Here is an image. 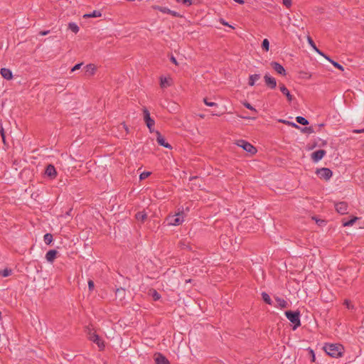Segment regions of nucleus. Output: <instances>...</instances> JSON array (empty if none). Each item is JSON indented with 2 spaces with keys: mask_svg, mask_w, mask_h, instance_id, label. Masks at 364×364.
<instances>
[{
  "mask_svg": "<svg viewBox=\"0 0 364 364\" xmlns=\"http://www.w3.org/2000/svg\"><path fill=\"white\" fill-rule=\"evenodd\" d=\"M237 145L240 147H242L247 152L250 153L251 155H254L257 153V149L252 145L248 141L240 139L237 141Z\"/></svg>",
  "mask_w": 364,
  "mask_h": 364,
  "instance_id": "7ed1b4c3",
  "label": "nucleus"
},
{
  "mask_svg": "<svg viewBox=\"0 0 364 364\" xmlns=\"http://www.w3.org/2000/svg\"><path fill=\"white\" fill-rule=\"evenodd\" d=\"M151 8L154 10H158V11L162 12V13L170 14V15H171V16H173L174 17H182L183 16L179 13H178L176 11H172V10H171L168 8H166V7H163V6H157V5H153L151 6Z\"/></svg>",
  "mask_w": 364,
  "mask_h": 364,
  "instance_id": "0eeeda50",
  "label": "nucleus"
},
{
  "mask_svg": "<svg viewBox=\"0 0 364 364\" xmlns=\"http://www.w3.org/2000/svg\"><path fill=\"white\" fill-rule=\"evenodd\" d=\"M48 33H49V31H46L41 32V35L45 36V35H47Z\"/></svg>",
  "mask_w": 364,
  "mask_h": 364,
  "instance_id": "864d4df0",
  "label": "nucleus"
},
{
  "mask_svg": "<svg viewBox=\"0 0 364 364\" xmlns=\"http://www.w3.org/2000/svg\"><path fill=\"white\" fill-rule=\"evenodd\" d=\"M353 132L354 133H363V132H364V129H355V130H353Z\"/></svg>",
  "mask_w": 364,
  "mask_h": 364,
  "instance_id": "3c124183",
  "label": "nucleus"
},
{
  "mask_svg": "<svg viewBox=\"0 0 364 364\" xmlns=\"http://www.w3.org/2000/svg\"><path fill=\"white\" fill-rule=\"evenodd\" d=\"M170 60L171 63H174L175 65H178V62L176 59V58L173 56V55H171V58H170Z\"/></svg>",
  "mask_w": 364,
  "mask_h": 364,
  "instance_id": "8fccbe9b",
  "label": "nucleus"
},
{
  "mask_svg": "<svg viewBox=\"0 0 364 364\" xmlns=\"http://www.w3.org/2000/svg\"><path fill=\"white\" fill-rule=\"evenodd\" d=\"M287 124H288V125H289V126H291V127H292L294 128L298 129H301V127L298 124L294 123V122H287Z\"/></svg>",
  "mask_w": 364,
  "mask_h": 364,
  "instance_id": "a18cd8bd",
  "label": "nucleus"
},
{
  "mask_svg": "<svg viewBox=\"0 0 364 364\" xmlns=\"http://www.w3.org/2000/svg\"><path fill=\"white\" fill-rule=\"evenodd\" d=\"M220 22L221 24H223V26H229L232 28H234V27L231 25H230L228 22H226L223 18H220Z\"/></svg>",
  "mask_w": 364,
  "mask_h": 364,
  "instance_id": "09e8293b",
  "label": "nucleus"
},
{
  "mask_svg": "<svg viewBox=\"0 0 364 364\" xmlns=\"http://www.w3.org/2000/svg\"><path fill=\"white\" fill-rule=\"evenodd\" d=\"M309 354L311 355V361L312 362H315L316 361L315 353H314V351L312 349L309 350Z\"/></svg>",
  "mask_w": 364,
  "mask_h": 364,
  "instance_id": "49530a36",
  "label": "nucleus"
},
{
  "mask_svg": "<svg viewBox=\"0 0 364 364\" xmlns=\"http://www.w3.org/2000/svg\"><path fill=\"white\" fill-rule=\"evenodd\" d=\"M264 80L266 85L270 89H275L277 87V81L274 77L269 76L268 74H266L264 76Z\"/></svg>",
  "mask_w": 364,
  "mask_h": 364,
  "instance_id": "9b49d317",
  "label": "nucleus"
},
{
  "mask_svg": "<svg viewBox=\"0 0 364 364\" xmlns=\"http://www.w3.org/2000/svg\"><path fill=\"white\" fill-rule=\"evenodd\" d=\"M58 255V251L55 250H50L46 255V258L48 262H53Z\"/></svg>",
  "mask_w": 364,
  "mask_h": 364,
  "instance_id": "a211bd4d",
  "label": "nucleus"
},
{
  "mask_svg": "<svg viewBox=\"0 0 364 364\" xmlns=\"http://www.w3.org/2000/svg\"><path fill=\"white\" fill-rule=\"evenodd\" d=\"M336 211L340 214H346L348 210V205L346 202H340L335 205Z\"/></svg>",
  "mask_w": 364,
  "mask_h": 364,
  "instance_id": "4468645a",
  "label": "nucleus"
},
{
  "mask_svg": "<svg viewBox=\"0 0 364 364\" xmlns=\"http://www.w3.org/2000/svg\"><path fill=\"white\" fill-rule=\"evenodd\" d=\"M234 1L240 4H245V1L244 0H233Z\"/></svg>",
  "mask_w": 364,
  "mask_h": 364,
  "instance_id": "603ef678",
  "label": "nucleus"
},
{
  "mask_svg": "<svg viewBox=\"0 0 364 364\" xmlns=\"http://www.w3.org/2000/svg\"><path fill=\"white\" fill-rule=\"evenodd\" d=\"M156 141L160 146H162L169 149H172L171 145L166 141L165 138L159 131H156Z\"/></svg>",
  "mask_w": 364,
  "mask_h": 364,
  "instance_id": "9d476101",
  "label": "nucleus"
},
{
  "mask_svg": "<svg viewBox=\"0 0 364 364\" xmlns=\"http://www.w3.org/2000/svg\"><path fill=\"white\" fill-rule=\"evenodd\" d=\"M316 174L321 179L328 180L332 176V171L328 168H318L316 171Z\"/></svg>",
  "mask_w": 364,
  "mask_h": 364,
  "instance_id": "6e6552de",
  "label": "nucleus"
},
{
  "mask_svg": "<svg viewBox=\"0 0 364 364\" xmlns=\"http://www.w3.org/2000/svg\"><path fill=\"white\" fill-rule=\"evenodd\" d=\"M323 56H324V57H325L328 60H329L335 68H338V69H339L340 70H342V71H343V70H344V68H343V65H341V64H339L338 63H337V62H336V61H334V60H331L330 58L327 57V56H326V55H324Z\"/></svg>",
  "mask_w": 364,
  "mask_h": 364,
  "instance_id": "a878e982",
  "label": "nucleus"
},
{
  "mask_svg": "<svg viewBox=\"0 0 364 364\" xmlns=\"http://www.w3.org/2000/svg\"><path fill=\"white\" fill-rule=\"evenodd\" d=\"M243 105H244L246 108H247V109H250V110H252V111H254L255 112H256V113H257V110H256V109H255V108H254V107H252V106L249 102H245L243 103Z\"/></svg>",
  "mask_w": 364,
  "mask_h": 364,
  "instance_id": "a19ab883",
  "label": "nucleus"
},
{
  "mask_svg": "<svg viewBox=\"0 0 364 364\" xmlns=\"http://www.w3.org/2000/svg\"><path fill=\"white\" fill-rule=\"evenodd\" d=\"M102 16V13L100 11L95 10L92 13L86 14L83 16V18H95Z\"/></svg>",
  "mask_w": 364,
  "mask_h": 364,
  "instance_id": "5701e85b",
  "label": "nucleus"
},
{
  "mask_svg": "<svg viewBox=\"0 0 364 364\" xmlns=\"http://www.w3.org/2000/svg\"><path fill=\"white\" fill-rule=\"evenodd\" d=\"M270 65L272 68V69L278 74L282 75L283 76H285L287 75V72L284 68L280 63L272 61L270 63Z\"/></svg>",
  "mask_w": 364,
  "mask_h": 364,
  "instance_id": "1a4fd4ad",
  "label": "nucleus"
},
{
  "mask_svg": "<svg viewBox=\"0 0 364 364\" xmlns=\"http://www.w3.org/2000/svg\"><path fill=\"white\" fill-rule=\"evenodd\" d=\"M283 4L287 8H290L292 4V0H283Z\"/></svg>",
  "mask_w": 364,
  "mask_h": 364,
  "instance_id": "37998d69",
  "label": "nucleus"
},
{
  "mask_svg": "<svg viewBox=\"0 0 364 364\" xmlns=\"http://www.w3.org/2000/svg\"><path fill=\"white\" fill-rule=\"evenodd\" d=\"M183 213L179 212L173 215H169L166 220L169 225H179L183 222Z\"/></svg>",
  "mask_w": 364,
  "mask_h": 364,
  "instance_id": "20e7f679",
  "label": "nucleus"
},
{
  "mask_svg": "<svg viewBox=\"0 0 364 364\" xmlns=\"http://www.w3.org/2000/svg\"><path fill=\"white\" fill-rule=\"evenodd\" d=\"M203 102L204 103L207 105V106H209V107H217L218 106V104L215 103V102H209L208 100V98L207 97H205L203 99Z\"/></svg>",
  "mask_w": 364,
  "mask_h": 364,
  "instance_id": "4c0bfd02",
  "label": "nucleus"
},
{
  "mask_svg": "<svg viewBox=\"0 0 364 364\" xmlns=\"http://www.w3.org/2000/svg\"><path fill=\"white\" fill-rule=\"evenodd\" d=\"M12 270L11 269H4V270H0V274L4 277H6L11 274Z\"/></svg>",
  "mask_w": 364,
  "mask_h": 364,
  "instance_id": "2f4dec72",
  "label": "nucleus"
},
{
  "mask_svg": "<svg viewBox=\"0 0 364 364\" xmlns=\"http://www.w3.org/2000/svg\"><path fill=\"white\" fill-rule=\"evenodd\" d=\"M316 146V144H314V145L312 146V147H311V148L313 149V148H314Z\"/></svg>",
  "mask_w": 364,
  "mask_h": 364,
  "instance_id": "052dcab7",
  "label": "nucleus"
},
{
  "mask_svg": "<svg viewBox=\"0 0 364 364\" xmlns=\"http://www.w3.org/2000/svg\"><path fill=\"white\" fill-rule=\"evenodd\" d=\"M308 41L309 43V44L314 48V49L319 54L322 55L323 56L324 55V54L321 52L316 46L314 41L312 40V38L311 37H309L308 38Z\"/></svg>",
  "mask_w": 364,
  "mask_h": 364,
  "instance_id": "7c9ffc66",
  "label": "nucleus"
},
{
  "mask_svg": "<svg viewBox=\"0 0 364 364\" xmlns=\"http://www.w3.org/2000/svg\"><path fill=\"white\" fill-rule=\"evenodd\" d=\"M176 1L181 3L187 6H189L193 4V0H176Z\"/></svg>",
  "mask_w": 364,
  "mask_h": 364,
  "instance_id": "e433bc0d",
  "label": "nucleus"
},
{
  "mask_svg": "<svg viewBox=\"0 0 364 364\" xmlns=\"http://www.w3.org/2000/svg\"><path fill=\"white\" fill-rule=\"evenodd\" d=\"M85 72L90 75H93L96 71V67L94 64H88L85 67Z\"/></svg>",
  "mask_w": 364,
  "mask_h": 364,
  "instance_id": "aec40b11",
  "label": "nucleus"
},
{
  "mask_svg": "<svg viewBox=\"0 0 364 364\" xmlns=\"http://www.w3.org/2000/svg\"><path fill=\"white\" fill-rule=\"evenodd\" d=\"M89 339L93 343H96L100 348V350H102L105 348L104 341L100 338V336L95 332H91L89 331Z\"/></svg>",
  "mask_w": 364,
  "mask_h": 364,
  "instance_id": "423d86ee",
  "label": "nucleus"
},
{
  "mask_svg": "<svg viewBox=\"0 0 364 364\" xmlns=\"http://www.w3.org/2000/svg\"><path fill=\"white\" fill-rule=\"evenodd\" d=\"M262 299L264 300V301L268 304H272V300H271V298L270 296H269V294L266 292H262Z\"/></svg>",
  "mask_w": 364,
  "mask_h": 364,
  "instance_id": "c756f323",
  "label": "nucleus"
},
{
  "mask_svg": "<svg viewBox=\"0 0 364 364\" xmlns=\"http://www.w3.org/2000/svg\"><path fill=\"white\" fill-rule=\"evenodd\" d=\"M285 315L287 318L294 324V330L301 326L300 312L299 311H285Z\"/></svg>",
  "mask_w": 364,
  "mask_h": 364,
  "instance_id": "f03ea898",
  "label": "nucleus"
},
{
  "mask_svg": "<svg viewBox=\"0 0 364 364\" xmlns=\"http://www.w3.org/2000/svg\"><path fill=\"white\" fill-rule=\"evenodd\" d=\"M143 115H144V120L146 123V125L149 128L150 132H153V128L155 124L154 120L150 117L149 111L147 109L146 107H143Z\"/></svg>",
  "mask_w": 364,
  "mask_h": 364,
  "instance_id": "39448f33",
  "label": "nucleus"
},
{
  "mask_svg": "<svg viewBox=\"0 0 364 364\" xmlns=\"http://www.w3.org/2000/svg\"><path fill=\"white\" fill-rule=\"evenodd\" d=\"M326 151L323 149H319L311 154V159L314 162H318L321 160L326 155Z\"/></svg>",
  "mask_w": 364,
  "mask_h": 364,
  "instance_id": "f8f14e48",
  "label": "nucleus"
},
{
  "mask_svg": "<svg viewBox=\"0 0 364 364\" xmlns=\"http://www.w3.org/2000/svg\"><path fill=\"white\" fill-rule=\"evenodd\" d=\"M301 130L302 132H308V133H313L314 132V129L311 127H304V128H301L300 129Z\"/></svg>",
  "mask_w": 364,
  "mask_h": 364,
  "instance_id": "ea45409f",
  "label": "nucleus"
},
{
  "mask_svg": "<svg viewBox=\"0 0 364 364\" xmlns=\"http://www.w3.org/2000/svg\"><path fill=\"white\" fill-rule=\"evenodd\" d=\"M115 294H116V297L119 298V300L122 301L125 297L126 290L122 287L117 288L116 289Z\"/></svg>",
  "mask_w": 364,
  "mask_h": 364,
  "instance_id": "6ab92c4d",
  "label": "nucleus"
},
{
  "mask_svg": "<svg viewBox=\"0 0 364 364\" xmlns=\"http://www.w3.org/2000/svg\"><path fill=\"white\" fill-rule=\"evenodd\" d=\"M123 127H124V129H125L126 132H129V129H128V127H127V125H126L125 124H123Z\"/></svg>",
  "mask_w": 364,
  "mask_h": 364,
  "instance_id": "5fc2aeb1",
  "label": "nucleus"
},
{
  "mask_svg": "<svg viewBox=\"0 0 364 364\" xmlns=\"http://www.w3.org/2000/svg\"><path fill=\"white\" fill-rule=\"evenodd\" d=\"M323 126H324V124H323V123H322V124H318V127H319L320 128H321V127H323Z\"/></svg>",
  "mask_w": 364,
  "mask_h": 364,
  "instance_id": "4d7b16f0",
  "label": "nucleus"
},
{
  "mask_svg": "<svg viewBox=\"0 0 364 364\" xmlns=\"http://www.w3.org/2000/svg\"><path fill=\"white\" fill-rule=\"evenodd\" d=\"M82 65V63H77V64H76V65H75L74 67H73V68L71 69V72H74V71H75V70H79V69L81 68Z\"/></svg>",
  "mask_w": 364,
  "mask_h": 364,
  "instance_id": "de8ad7c7",
  "label": "nucleus"
},
{
  "mask_svg": "<svg viewBox=\"0 0 364 364\" xmlns=\"http://www.w3.org/2000/svg\"><path fill=\"white\" fill-rule=\"evenodd\" d=\"M191 282V279H187V280H186V283H188V282Z\"/></svg>",
  "mask_w": 364,
  "mask_h": 364,
  "instance_id": "bf43d9fd",
  "label": "nucleus"
},
{
  "mask_svg": "<svg viewBox=\"0 0 364 364\" xmlns=\"http://www.w3.org/2000/svg\"><path fill=\"white\" fill-rule=\"evenodd\" d=\"M150 291L154 301H157L161 298V295L155 289H151Z\"/></svg>",
  "mask_w": 364,
  "mask_h": 364,
  "instance_id": "c9c22d12",
  "label": "nucleus"
},
{
  "mask_svg": "<svg viewBox=\"0 0 364 364\" xmlns=\"http://www.w3.org/2000/svg\"><path fill=\"white\" fill-rule=\"evenodd\" d=\"M259 79H260V75H259V74L251 75L249 77L248 85L250 86H254L255 84V82Z\"/></svg>",
  "mask_w": 364,
  "mask_h": 364,
  "instance_id": "412c9836",
  "label": "nucleus"
},
{
  "mask_svg": "<svg viewBox=\"0 0 364 364\" xmlns=\"http://www.w3.org/2000/svg\"><path fill=\"white\" fill-rule=\"evenodd\" d=\"M95 284L94 282L91 279L88 281V289L91 291L94 289Z\"/></svg>",
  "mask_w": 364,
  "mask_h": 364,
  "instance_id": "c03bdc74",
  "label": "nucleus"
},
{
  "mask_svg": "<svg viewBox=\"0 0 364 364\" xmlns=\"http://www.w3.org/2000/svg\"><path fill=\"white\" fill-rule=\"evenodd\" d=\"M135 218L137 220L143 223L147 218V215L144 211H140L136 213Z\"/></svg>",
  "mask_w": 364,
  "mask_h": 364,
  "instance_id": "4be33fe9",
  "label": "nucleus"
},
{
  "mask_svg": "<svg viewBox=\"0 0 364 364\" xmlns=\"http://www.w3.org/2000/svg\"><path fill=\"white\" fill-rule=\"evenodd\" d=\"M279 122H281L284 123V124H287V121H286V120H280Z\"/></svg>",
  "mask_w": 364,
  "mask_h": 364,
  "instance_id": "6e6d98bb",
  "label": "nucleus"
},
{
  "mask_svg": "<svg viewBox=\"0 0 364 364\" xmlns=\"http://www.w3.org/2000/svg\"><path fill=\"white\" fill-rule=\"evenodd\" d=\"M343 346L340 344H326L323 350L326 353L333 358H339L343 355Z\"/></svg>",
  "mask_w": 364,
  "mask_h": 364,
  "instance_id": "f257e3e1",
  "label": "nucleus"
},
{
  "mask_svg": "<svg viewBox=\"0 0 364 364\" xmlns=\"http://www.w3.org/2000/svg\"><path fill=\"white\" fill-rule=\"evenodd\" d=\"M44 242L46 245H50L53 241V235L50 233H46L43 237Z\"/></svg>",
  "mask_w": 364,
  "mask_h": 364,
  "instance_id": "cd10ccee",
  "label": "nucleus"
},
{
  "mask_svg": "<svg viewBox=\"0 0 364 364\" xmlns=\"http://www.w3.org/2000/svg\"><path fill=\"white\" fill-rule=\"evenodd\" d=\"M358 219V218L353 217L350 220L343 222V226H352Z\"/></svg>",
  "mask_w": 364,
  "mask_h": 364,
  "instance_id": "72a5a7b5",
  "label": "nucleus"
},
{
  "mask_svg": "<svg viewBox=\"0 0 364 364\" xmlns=\"http://www.w3.org/2000/svg\"><path fill=\"white\" fill-rule=\"evenodd\" d=\"M171 79H167L166 77H161L160 85L162 88L168 87L171 85Z\"/></svg>",
  "mask_w": 364,
  "mask_h": 364,
  "instance_id": "393cba45",
  "label": "nucleus"
},
{
  "mask_svg": "<svg viewBox=\"0 0 364 364\" xmlns=\"http://www.w3.org/2000/svg\"><path fill=\"white\" fill-rule=\"evenodd\" d=\"M275 300L280 308L284 309L288 306V303L284 299L280 297H276Z\"/></svg>",
  "mask_w": 364,
  "mask_h": 364,
  "instance_id": "b1692460",
  "label": "nucleus"
},
{
  "mask_svg": "<svg viewBox=\"0 0 364 364\" xmlns=\"http://www.w3.org/2000/svg\"><path fill=\"white\" fill-rule=\"evenodd\" d=\"M0 73H1V76L7 80H10L13 78L12 72L9 68H1L0 70Z\"/></svg>",
  "mask_w": 364,
  "mask_h": 364,
  "instance_id": "dca6fc26",
  "label": "nucleus"
},
{
  "mask_svg": "<svg viewBox=\"0 0 364 364\" xmlns=\"http://www.w3.org/2000/svg\"><path fill=\"white\" fill-rule=\"evenodd\" d=\"M45 173L51 179L55 178L57 176L56 169L52 164H49L46 166Z\"/></svg>",
  "mask_w": 364,
  "mask_h": 364,
  "instance_id": "ddd939ff",
  "label": "nucleus"
},
{
  "mask_svg": "<svg viewBox=\"0 0 364 364\" xmlns=\"http://www.w3.org/2000/svg\"><path fill=\"white\" fill-rule=\"evenodd\" d=\"M262 48L264 50L268 51L269 48V42L268 39L264 38L262 43Z\"/></svg>",
  "mask_w": 364,
  "mask_h": 364,
  "instance_id": "473e14b6",
  "label": "nucleus"
},
{
  "mask_svg": "<svg viewBox=\"0 0 364 364\" xmlns=\"http://www.w3.org/2000/svg\"><path fill=\"white\" fill-rule=\"evenodd\" d=\"M151 175V172L149 171H144L143 173H141L139 176V179L141 181V180H144L146 179L148 176H149Z\"/></svg>",
  "mask_w": 364,
  "mask_h": 364,
  "instance_id": "58836bf2",
  "label": "nucleus"
},
{
  "mask_svg": "<svg viewBox=\"0 0 364 364\" xmlns=\"http://www.w3.org/2000/svg\"><path fill=\"white\" fill-rule=\"evenodd\" d=\"M326 144V141H323L322 146H325Z\"/></svg>",
  "mask_w": 364,
  "mask_h": 364,
  "instance_id": "13d9d810",
  "label": "nucleus"
},
{
  "mask_svg": "<svg viewBox=\"0 0 364 364\" xmlns=\"http://www.w3.org/2000/svg\"><path fill=\"white\" fill-rule=\"evenodd\" d=\"M0 134L2 138V141L4 144H6V135H5V131L2 126V124L0 122Z\"/></svg>",
  "mask_w": 364,
  "mask_h": 364,
  "instance_id": "f704fd0d",
  "label": "nucleus"
},
{
  "mask_svg": "<svg viewBox=\"0 0 364 364\" xmlns=\"http://www.w3.org/2000/svg\"><path fill=\"white\" fill-rule=\"evenodd\" d=\"M296 121L297 123L300 124H302V125H308L309 124V121L303 117H301V116H298L296 117Z\"/></svg>",
  "mask_w": 364,
  "mask_h": 364,
  "instance_id": "bb28decb",
  "label": "nucleus"
},
{
  "mask_svg": "<svg viewBox=\"0 0 364 364\" xmlns=\"http://www.w3.org/2000/svg\"><path fill=\"white\" fill-rule=\"evenodd\" d=\"M213 115L220 116L219 114H213Z\"/></svg>",
  "mask_w": 364,
  "mask_h": 364,
  "instance_id": "680f3d73",
  "label": "nucleus"
},
{
  "mask_svg": "<svg viewBox=\"0 0 364 364\" xmlns=\"http://www.w3.org/2000/svg\"><path fill=\"white\" fill-rule=\"evenodd\" d=\"M279 90L282 92L284 95L287 97V99L289 102H291L293 100V96L290 94L289 90L286 87V86L282 84L279 83Z\"/></svg>",
  "mask_w": 364,
  "mask_h": 364,
  "instance_id": "2eb2a0df",
  "label": "nucleus"
},
{
  "mask_svg": "<svg viewBox=\"0 0 364 364\" xmlns=\"http://www.w3.org/2000/svg\"><path fill=\"white\" fill-rule=\"evenodd\" d=\"M344 305L348 309H353V306L351 304L350 301L348 299H346L344 301Z\"/></svg>",
  "mask_w": 364,
  "mask_h": 364,
  "instance_id": "79ce46f5",
  "label": "nucleus"
},
{
  "mask_svg": "<svg viewBox=\"0 0 364 364\" xmlns=\"http://www.w3.org/2000/svg\"><path fill=\"white\" fill-rule=\"evenodd\" d=\"M155 362L156 364H170L168 360L160 353L156 354Z\"/></svg>",
  "mask_w": 364,
  "mask_h": 364,
  "instance_id": "f3484780",
  "label": "nucleus"
},
{
  "mask_svg": "<svg viewBox=\"0 0 364 364\" xmlns=\"http://www.w3.org/2000/svg\"><path fill=\"white\" fill-rule=\"evenodd\" d=\"M68 28L75 33H77L79 31V27L75 23H69Z\"/></svg>",
  "mask_w": 364,
  "mask_h": 364,
  "instance_id": "c85d7f7f",
  "label": "nucleus"
}]
</instances>
